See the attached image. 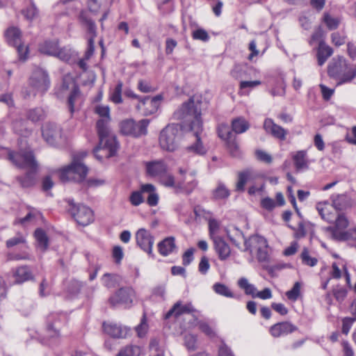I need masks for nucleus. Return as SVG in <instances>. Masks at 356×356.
<instances>
[{
  "label": "nucleus",
  "instance_id": "nucleus-41",
  "mask_svg": "<svg viewBox=\"0 0 356 356\" xmlns=\"http://www.w3.org/2000/svg\"><path fill=\"white\" fill-rule=\"evenodd\" d=\"M225 143L229 152L232 156L237 157L241 155L240 147L234 137L226 141Z\"/></svg>",
  "mask_w": 356,
  "mask_h": 356
},
{
  "label": "nucleus",
  "instance_id": "nucleus-50",
  "mask_svg": "<svg viewBox=\"0 0 356 356\" xmlns=\"http://www.w3.org/2000/svg\"><path fill=\"white\" fill-rule=\"evenodd\" d=\"M89 32L90 33V38L88 40V51L87 54L90 56L93 54L95 47H94V40L96 36L95 34V26L93 23L89 24Z\"/></svg>",
  "mask_w": 356,
  "mask_h": 356
},
{
  "label": "nucleus",
  "instance_id": "nucleus-18",
  "mask_svg": "<svg viewBox=\"0 0 356 356\" xmlns=\"http://www.w3.org/2000/svg\"><path fill=\"white\" fill-rule=\"evenodd\" d=\"M145 169L149 177L157 179L168 169V166L163 160H154L146 162Z\"/></svg>",
  "mask_w": 356,
  "mask_h": 356
},
{
  "label": "nucleus",
  "instance_id": "nucleus-56",
  "mask_svg": "<svg viewBox=\"0 0 356 356\" xmlns=\"http://www.w3.org/2000/svg\"><path fill=\"white\" fill-rule=\"evenodd\" d=\"M255 155L257 159L262 162L266 163H270L272 162L271 156L264 150L257 149L255 152Z\"/></svg>",
  "mask_w": 356,
  "mask_h": 356
},
{
  "label": "nucleus",
  "instance_id": "nucleus-21",
  "mask_svg": "<svg viewBox=\"0 0 356 356\" xmlns=\"http://www.w3.org/2000/svg\"><path fill=\"white\" fill-rule=\"evenodd\" d=\"M297 330V327L289 322L278 323L270 328V333L273 337H280L289 334Z\"/></svg>",
  "mask_w": 356,
  "mask_h": 356
},
{
  "label": "nucleus",
  "instance_id": "nucleus-46",
  "mask_svg": "<svg viewBox=\"0 0 356 356\" xmlns=\"http://www.w3.org/2000/svg\"><path fill=\"white\" fill-rule=\"evenodd\" d=\"M261 82L259 80H254V81H247L242 80L239 83V88L241 90H243V92H246V90H248L249 92L250 90L260 86Z\"/></svg>",
  "mask_w": 356,
  "mask_h": 356
},
{
  "label": "nucleus",
  "instance_id": "nucleus-34",
  "mask_svg": "<svg viewBox=\"0 0 356 356\" xmlns=\"http://www.w3.org/2000/svg\"><path fill=\"white\" fill-rule=\"evenodd\" d=\"M307 152L301 150L296 152L293 156V159L296 168L298 170L305 169L307 168V161L306 159Z\"/></svg>",
  "mask_w": 356,
  "mask_h": 356
},
{
  "label": "nucleus",
  "instance_id": "nucleus-39",
  "mask_svg": "<svg viewBox=\"0 0 356 356\" xmlns=\"http://www.w3.org/2000/svg\"><path fill=\"white\" fill-rule=\"evenodd\" d=\"M301 284L296 282L291 289L286 292V296L290 301L296 302L301 296Z\"/></svg>",
  "mask_w": 356,
  "mask_h": 356
},
{
  "label": "nucleus",
  "instance_id": "nucleus-54",
  "mask_svg": "<svg viewBox=\"0 0 356 356\" xmlns=\"http://www.w3.org/2000/svg\"><path fill=\"white\" fill-rule=\"evenodd\" d=\"M209 234L213 241L214 240L215 237H220L217 235L220 229V225L219 222L216 220L210 219L209 221Z\"/></svg>",
  "mask_w": 356,
  "mask_h": 356
},
{
  "label": "nucleus",
  "instance_id": "nucleus-33",
  "mask_svg": "<svg viewBox=\"0 0 356 356\" xmlns=\"http://www.w3.org/2000/svg\"><path fill=\"white\" fill-rule=\"evenodd\" d=\"M232 130L236 134H239L246 131L249 129L250 124L245 118H237L232 120Z\"/></svg>",
  "mask_w": 356,
  "mask_h": 356
},
{
  "label": "nucleus",
  "instance_id": "nucleus-52",
  "mask_svg": "<svg viewBox=\"0 0 356 356\" xmlns=\"http://www.w3.org/2000/svg\"><path fill=\"white\" fill-rule=\"evenodd\" d=\"M107 5V0H88L89 9L92 12H97L102 6Z\"/></svg>",
  "mask_w": 356,
  "mask_h": 356
},
{
  "label": "nucleus",
  "instance_id": "nucleus-35",
  "mask_svg": "<svg viewBox=\"0 0 356 356\" xmlns=\"http://www.w3.org/2000/svg\"><path fill=\"white\" fill-rule=\"evenodd\" d=\"M34 236L37 241L38 248L42 251H44L48 248V238L45 232L41 229L35 231Z\"/></svg>",
  "mask_w": 356,
  "mask_h": 356
},
{
  "label": "nucleus",
  "instance_id": "nucleus-49",
  "mask_svg": "<svg viewBox=\"0 0 356 356\" xmlns=\"http://www.w3.org/2000/svg\"><path fill=\"white\" fill-rule=\"evenodd\" d=\"M144 193L140 191H133L129 196V202L130 203L135 207H137L141 204L144 202V197L142 193Z\"/></svg>",
  "mask_w": 356,
  "mask_h": 356
},
{
  "label": "nucleus",
  "instance_id": "nucleus-60",
  "mask_svg": "<svg viewBox=\"0 0 356 356\" xmlns=\"http://www.w3.org/2000/svg\"><path fill=\"white\" fill-rule=\"evenodd\" d=\"M24 17L29 19L32 20L38 15V11L33 5L30 6L26 10L22 11Z\"/></svg>",
  "mask_w": 356,
  "mask_h": 356
},
{
  "label": "nucleus",
  "instance_id": "nucleus-38",
  "mask_svg": "<svg viewBox=\"0 0 356 356\" xmlns=\"http://www.w3.org/2000/svg\"><path fill=\"white\" fill-rule=\"evenodd\" d=\"M302 263L310 267L315 266L318 263V259L313 257L307 248H304L300 254Z\"/></svg>",
  "mask_w": 356,
  "mask_h": 356
},
{
  "label": "nucleus",
  "instance_id": "nucleus-31",
  "mask_svg": "<svg viewBox=\"0 0 356 356\" xmlns=\"http://www.w3.org/2000/svg\"><path fill=\"white\" fill-rule=\"evenodd\" d=\"M156 180L162 186L167 188H172L175 190L176 177H174L168 169Z\"/></svg>",
  "mask_w": 356,
  "mask_h": 356
},
{
  "label": "nucleus",
  "instance_id": "nucleus-13",
  "mask_svg": "<svg viewBox=\"0 0 356 356\" xmlns=\"http://www.w3.org/2000/svg\"><path fill=\"white\" fill-rule=\"evenodd\" d=\"M349 225V220L343 214H339L335 219L334 225L328 228L332 237L338 241H348L350 229L346 230Z\"/></svg>",
  "mask_w": 356,
  "mask_h": 356
},
{
  "label": "nucleus",
  "instance_id": "nucleus-5",
  "mask_svg": "<svg viewBox=\"0 0 356 356\" xmlns=\"http://www.w3.org/2000/svg\"><path fill=\"white\" fill-rule=\"evenodd\" d=\"M328 74L338 81V84L350 82L356 76V65H350L345 58L339 57L329 65Z\"/></svg>",
  "mask_w": 356,
  "mask_h": 356
},
{
  "label": "nucleus",
  "instance_id": "nucleus-3",
  "mask_svg": "<svg viewBox=\"0 0 356 356\" xmlns=\"http://www.w3.org/2000/svg\"><path fill=\"white\" fill-rule=\"evenodd\" d=\"M227 235L229 240L238 248L240 244L244 242L243 250H250L254 253L259 261H266L268 259V246L266 238L261 236L255 235L244 241L242 232L235 227H229L226 229Z\"/></svg>",
  "mask_w": 356,
  "mask_h": 356
},
{
  "label": "nucleus",
  "instance_id": "nucleus-16",
  "mask_svg": "<svg viewBox=\"0 0 356 356\" xmlns=\"http://www.w3.org/2000/svg\"><path fill=\"white\" fill-rule=\"evenodd\" d=\"M137 245L148 254L152 252V248L154 243V238L151 233L144 229H139L135 234Z\"/></svg>",
  "mask_w": 356,
  "mask_h": 356
},
{
  "label": "nucleus",
  "instance_id": "nucleus-4",
  "mask_svg": "<svg viewBox=\"0 0 356 356\" xmlns=\"http://www.w3.org/2000/svg\"><path fill=\"white\" fill-rule=\"evenodd\" d=\"M182 136V129L177 124H169L160 132L159 143L165 151L174 152L179 145Z\"/></svg>",
  "mask_w": 356,
  "mask_h": 356
},
{
  "label": "nucleus",
  "instance_id": "nucleus-19",
  "mask_svg": "<svg viewBox=\"0 0 356 356\" xmlns=\"http://www.w3.org/2000/svg\"><path fill=\"white\" fill-rule=\"evenodd\" d=\"M263 127L267 134L272 135L273 137L284 140L287 131L281 126L275 124L270 118H266L264 122Z\"/></svg>",
  "mask_w": 356,
  "mask_h": 356
},
{
  "label": "nucleus",
  "instance_id": "nucleus-27",
  "mask_svg": "<svg viewBox=\"0 0 356 356\" xmlns=\"http://www.w3.org/2000/svg\"><path fill=\"white\" fill-rule=\"evenodd\" d=\"M175 239L172 236L167 237L159 243V252L163 256H168L176 250Z\"/></svg>",
  "mask_w": 356,
  "mask_h": 356
},
{
  "label": "nucleus",
  "instance_id": "nucleus-40",
  "mask_svg": "<svg viewBox=\"0 0 356 356\" xmlns=\"http://www.w3.org/2000/svg\"><path fill=\"white\" fill-rule=\"evenodd\" d=\"M323 21L328 29L334 30L338 28L341 19L339 17H334L329 13H324Z\"/></svg>",
  "mask_w": 356,
  "mask_h": 356
},
{
  "label": "nucleus",
  "instance_id": "nucleus-25",
  "mask_svg": "<svg viewBox=\"0 0 356 356\" xmlns=\"http://www.w3.org/2000/svg\"><path fill=\"white\" fill-rule=\"evenodd\" d=\"M256 177L255 173L250 170L239 172L238 175V181L236 184V191L243 192L245 191V184L254 180Z\"/></svg>",
  "mask_w": 356,
  "mask_h": 356
},
{
  "label": "nucleus",
  "instance_id": "nucleus-63",
  "mask_svg": "<svg viewBox=\"0 0 356 356\" xmlns=\"http://www.w3.org/2000/svg\"><path fill=\"white\" fill-rule=\"evenodd\" d=\"M334 296L338 301H343L347 296V291L343 287H339L334 289Z\"/></svg>",
  "mask_w": 356,
  "mask_h": 356
},
{
  "label": "nucleus",
  "instance_id": "nucleus-44",
  "mask_svg": "<svg viewBox=\"0 0 356 356\" xmlns=\"http://www.w3.org/2000/svg\"><path fill=\"white\" fill-rule=\"evenodd\" d=\"M229 195V191L222 184H218L216 188L213 191V195L214 198L217 200L227 198Z\"/></svg>",
  "mask_w": 356,
  "mask_h": 356
},
{
  "label": "nucleus",
  "instance_id": "nucleus-26",
  "mask_svg": "<svg viewBox=\"0 0 356 356\" xmlns=\"http://www.w3.org/2000/svg\"><path fill=\"white\" fill-rule=\"evenodd\" d=\"M333 54L332 49L328 46L324 41L319 42L317 49V60L318 64L322 66Z\"/></svg>",
  "mask_w": 356,
  "mask_h": 356
},
{
  "label": "nucleus",
  "instance_id": "nucleus-10",
  "mask_svg": "<svg viewBox=\"0 0 356 356\" xmlns=\"http://www.w3.org/2000/svg\"><path fill=\"white\" fill-rule=\"evenodd\" d=\"M39 51L42 54L56 56L64 61H68L72 56L71 49L60 48L56 40L44 41L40 45Z\"/></svg>",
  "mask_w": 356,
  "mask_h": 356
},
{
  "label": "nucleus",
  "instance_id": "nucleus-28",
  "mask_svg": "<svg viewBox=\"0 0 356 356\" xmlns=\"http://www.w3.org/2000/svg\"><path fill=\"white\" fill-rule=\"evenodd\" d=\"M4 36L9 45L17 46L21 42V31L15 26L8 28L4 33Z\"/></svg>",
  "mask_w": 356,
  "mask_h": 356
},
{
  "label": "nucleus",
  "instance_id": "nucleus-45",
  "mask_svg": "<svg viewBox=\"0 0 356 356\" xmlns=\"http://www.w3.org/2000/svg\"><path fill=\"white\" fill-rule=\"evenodd\" d=\"M122 83L121 81H119L113 91L110 95V99L115 104H120L122 102Z\"/></svg>",
  "mask_w": 356,
  "mask_h": 356
},
{
  "label": "nucleus",
  "instance_id": "nucleus-43",
  "mask_svg": "<svg viewBox=\"0 0 356 356\" xmlns=\"http://www.w3.org/2000/svg\"><path fill=\"white\" fill-rule=\"evenodd\" d=\"M40 213L36 212H29L24 218H18L15 220V224L26 226L29 224L35 222L37 218L40 217Z\"/></svg>",
  "mask_w": 356,
  "mask_h": 356
},
{
  "label": "nucleus",
  "instance_id": "nucleus-22",
  "mask_svg": "<svg viewBox=\"0 0 356 356\" xmlns=\"http://www.w3.org/2000/svg\"><path fill=\"white\" fill-rule=\"evenodd\" d=\"M103 327L104 332L114 338H124L129 332L128 327L115 323H104Z\"/></svg>",
  "mask_w": 356,
  "mask_h": 356
},
{
  "label": "nucleus",
  "instance_id": "nucleus-17",
  "mask_svg": "<svg viewBox=\"0 0 356 356\" xmlns=\"http://www.w3.org/2000/svg\"><path fill=\"white\" fill-rule=\"evenodd\" d=\"M30 83L36 90L44 92L49 83L47 72L42 69L35 70L31 78Z\"/></svg>",
  "mask_w": 356,
  "mask_h": 356
},
{
  "label": "nucleus",
  "instance_id": "nucleus-29",
  "mask_svg": "<svg viewBox=\"0 0 356 356\" xmlns=\"http://www.w3.org/2000/svg\"><path fill=\"white\" fill-rule=\"evenodd\" d=\"M141 190L145 193H149L147 202L149 206L155 207L158 204L159 197L158 193L156 192V188L153 184H143L141 186Z\"/></svg>",
  "mask_w": 356,
  "mask_h": 356
},
{
  "label": "nucleus",
  "instance_id": "nucleus-2",
  "mask_svg": "<svg viewBox=\"0 0 356 356\" xmlns=\"http://www.w3.org/2000/svg\"><path fill=\"white\" fill-rule=\"evenodd\" d=\"M95 112L101 119L97 122V129L99 137V145L94 149L95 157L102 161L104 158L114 156L118 149V143L113 135L109 134L108 124L111 120L108 106L97 105Z\"/></svg>",
  "mask_w": 356,
  "mask_h": 356
},
{
  "label": "nucleus",
  "instance_id": "nucleus-42",
  "mask_svg": "<svg viewBox=\"0 0 356 356\" xmlns=\"http://www.w3.org/2000/svg\"><path fill=\"white\" fill-rule=\"evenodd\" d=\"M218 136L225 142L234 138L229 127L226 124H220L218 128Z\"/></svg>",
  "mask_w": 356,
  "mask_h": 356
},
{
  "label": "nucleus",
  "instance_id": "nucleus-9",
  "mask_svg": "<svg viewBox=\"0 0 356 356\" xmlns=\"http://www.w3.org/2000/svg\"><path fill=\"white\" fill-rule=\"evenodd\" d=\"M42 134L44 140L51 145L62 146L67 140L61 129L55 124L47 123L42 127Z\"/></svg>",
  "mask_w": 356,
  "mask_h": 356
},
{
  "label": "nucleus",
  "instance_id": "nucleus-1",
  "mask_svg": "<svg viewBox=\"0 0 356 356\" xmlns=\"http://www.w3.org/2000/svg\"><path fill=\"white\" fill-rule=\"evenodd\" d=\"M177 119L191 122V129L194 132L191 134L192 143L186 147L189 153L204 155L207 148L203 145L199 133L202 131L200 101L198 97H193L184 103L174 113Z\"/></svg>",
  "mask_w": 356,
  "mask_h": 356
},
{
  "label": "nucleus",
  "instance_id": "nucleus-47",
  "mask_svg": "<svg viewBox=\"0 0 356 356\" xmlns=\"http://www.w3.org/2000/svg\"><path fill=\"white\" fill-rule=\"evenodd\" d=\"M184 346L188 350H195L197 348L196 337L191 334H186L184 336Z\"/></svg>",
  "mask_w": 356,
  "mask_h": 356
},
{
  "label": "nucleus",
  "instance_id": "nucleus-14",
  "mask_svg": "<svg viewBox=\"0 0 356 356\" xmlns=\"http://www.w3.org/2000/svg\"><path fill=\"white\" fill-rule=\"evenodd\" d=\"M135 297L136 293L132 288H122L110 298V302L113 306L130 307Z\"/></svg>",
  "mask_w": 356,
  "mask_h": 356
},
{
  "label": "nucleus",
  "instance_id": "nucleus-12",
  "mask_svg": "<svg viewBox=\"0 0 356 356\" xmlns=\"http://www.w3.org/2000/svg\"><path fill=\"white\" fill-rule=\"evenodd\" d=\"M70 212L76 222L82 226H87L95 220L93 211L83 204H71Z\"/></svg>",
  "mask_w": 356,
  "mask_h": 356
},
{
  "label": "nucleus",
  "instance_id": "nucleus-53",
  "mask_svg": "<svg viewBox=\"0 0 356 356\" xmlns=\"http://www.w3.org/2000/svg\"><path fill=\"white\" fill-rule=\"evenodd\" d=\"M192 37L194 40H198L203 42H207L209 39L208 33L202 29H197L193 31Z\"/></svg>",
  "mask_w": 356,
  "mask_h": 356
},
{
  "label": "nucleus",
  "instance_id": "nucleus-64",
  "mask_svg": "<svg viewBox=\"0 0 356 356\" xmlns=\"http://www.w3.org/2000/svg\"><path fill=\"white\" fill-rule=\"evenodd\" d=\"M219 356H234V354L231 348L227 346L225 343H222L220 344L218 350Z\"/></svg>",
  "mask_w": 356,
  "mask_h": 356
},
{
  "label": "nucleus",
  "instance_id": "nucleus-11",
  "mask_svg": "<svg viewBox=\"0 0 356 356\" xmlns=\"http://www.w3.org/2000/svg\"><path fill=\"white\" fill-rule=\"evenodd\" d=\"M9 159L18 168H26L31 172L38 169V163L31 150H26L19 153L10 152Z\"/></svg>",
  "mask_w": 356,
  "mask_h": 356
},
{
  "label": "nucleus",
  "instance_id": "nucleus-48",
  "mask_svg": "<svg viewBox=\"0 0 356 356\" xmlns=\"http://www.w3.org/2000/svg\"><path fill=\"white\" fill-rule=\"evenodd\" d=\"M213 289L215 291V292L219 295L228 298H232L234 296L233 293L231 292L229 288L225 284L220 283H216L213 285Z\"/></svg>",
  "mask_w": 356,
  "mask_h": 356
},
{
  "label": "nucleus",
  "instance_id": "nucleus-20",
  "mask_svg": "<svg viewBox=\"0 0 356 356\" xmlns=\"http://www.w3.org/2000/svg\"><path fill=\"white\" fill-rule=\"evenodd\" d=\"M63 90H70L68 104L71 113L74 112V102L79 97V90L76 87L74 80L71 76H65L62 86Z\"/></svg>",
  "mask_w": 356,
  "mask_h": 356
},
{
  "label": "nucleus",
  "instance_id": "nucleus-15",
  "mask_svg": "<svg viewBox=\"0 0 356 356\" xmlns=\"http://www.w3.org/2000/svg\"><path fill=\"white\" fill-rule=\"evenodd\" d=\"M162 101L163 97L161 95L152 98L146 97L139 101L136 108L143 115H150L158 111Z\"/></svg>",
  "mask_w": 356,
  "mask_h": 356
},
{
  "label": "nucleus",
  "instance_id": "nucleus-61",
  "mask_svg": "<svg viewBox=\"0 0 356 356\" xmlns=\"http://www.w3.org/2000/svg\"><path fill=\"white\" fill-rule=\"evenodd\" d=\"M259 298L262 300H267L272 298V291L269 288H266L263 291H258L257 290L254 298Z\"/></svg>",
  "mask_w": 356,
  "mask_h": 356
},
{
  "label": "nucleus",
  "instance_id": "nucleus-36",
  "mask_svg": "<svg viewBox=\"0 0 356 356\" xmlns=\"http://www.w3.org/2000/svg\"><path fill=\"white\" fill-rule=\"evenodd\" d=\"M14 277L17 283H22L31 279V274L27 267L21 266L15 270Z\"/></svg>",
  "mask_w": 356,
  "mask_h": 356
},
{
  "label": "nucleus",
  "instance_id": "nucleus-59",
  "mask_svg": "<svg viewBox=\"0 0 356 356\" xmlns=\"http://www.w3.org/2000/svg\"><path fill=\"white\" fill-rule=\"evenodd\" d=\"M331 40H332V42L339 47V46H341L342 44H343L346 42V37L341 35L338 32H335V33H333L332 35H331Z\"/></svg>",
  "mask_w": 356,
  "mask_h": 356
},
{
  "label": "nucleus",
  "instance_id": "nucleus-7",
  "mask_svg": "<svg viewBox=\"0 0 356 356\" xmlns=\"http://www.w3.org/2000/svg\"><path fill=\"white\" fill-rule=\"evenodd\" d=\"M149 124V120L147 119L138 122L132 119H127L120 123V130L124 135L138 138L147 134Z\"/></svg>",
  "mask_w": 356,
  "mask_h": 356
},
{
  "label": "nucleus",
  "instance_id": "nucleus-62",
  "mask_svg": "<svg viewBox=\"0 0 356 356\" xmlns=\"http://www.w3.org/2000/svg\"><path fill=\"white\" fill-rule=\"evenodd\" d=\"M113 257L114 258L116 263H120L121 260L124 257L122 248L120 246H115L113 249Z\"/></svg>",
  "mask_w": 356,
  "mask_h": 356
},
{
  "label": "nucleus",
  "instance_id": "nucleus-30",
  "mask_svg": "<svg viewBox=\"0 0 356 356\" xmlns=\"http://www.w3.org/2000/svg\"><path fill=\"white\" fill-rule=\"evenodd\" d=\"M193 308L191 304H186L182 305L180 302H177L173 307L169 310L165 314V318H168L171 316H178L185 313H190L193 311Z\"/></svg>",
  "mask_w": 356,
  "mask_h": 356
},
{
  "label": "nucleus",
  "instance_id": "nucleus-23",
  "mask_svg": "<svg viewBox=\"0 0 356 356\" xmlns=\"http://www.w3.org/2000/svg\"><path fill=\"white\" fill-rule=\"evenodd\" d=\"M316 209L321 218L327 222H332L335 218L336 209L327 202L318 203L316 204Z\"/></svg>",
  "mask_w": 356,
  "mask_h": 356
},
{
  "label": "nucleus",
  "instance_id": "nucleus-8",
  "mask_svg": "<svg viewBox=\"0 0 356 356\" xmlns=\"http://www.w3.org/2000/svg\"><path fill=\"white\" fill-rule=\"evenodd\" d=\"M195 172H188L185 168L180 167L175 181V191L177 192L191 193L197 186Z\"/></svg>",
  "mask_w": 356,
  "mask_h": 356
},
{
  "label": "nucleus",
  "instance_id": "nucleus-32",
  "mask_svg": "<svg viewBox=\"0 0 356 356\" xmlns=\"http://www.w3.org/2000/svg\"><path fill=\"white\" fill-rule=\"evenodd\" d=\"M143 348L136 345H129L122 348L116 356H140Z\"/></svg>",
  "mask_w": 356,
  "mask_h": 356
},
{
  "label": "nucleus",
  "instance_id": "nucleus-58",
  "mask_svg": "<svg viewBox=\"0 0 356 356\" xmlns=\"http://www.w3.org/2000/svg\"><path fill=\"white\" fill-rule=\"evenodd\" d=\"M16 47L19 59L22 60H26L29 54V47L24 44H22L21 42Z\"/></svg>",
  "mask_w": 356,
  "mask_h": 356
},
{
  "label": "nucleus",
  "instance_id": "nucleus-37",
  "mask_svg": "<svg viewBox=\"0 0 356 356\" xmlns=\"http://www.w3.org/2000/svg\"><path fill=\"white\" fill-rule=\"evenodd\" d=\"M238 286L243 289L246 295L251 296L254 298L257 291V288L252 284H250L245 277H241L238 281Z\"/></svg>",
  "mask_w": 356,
  "mask_h": 356
},
{
  "label": "nucleus",
  "instance_id": "nucleus-57",
  "mask_svg": "<svg viewBox=\"0 0 356 356\" xmlns=\"http://www.w3.org/2000/svg\"><path fill=\"white\" fill-rule=\"evenodd\" d=\"M209 268H210V264H209L208 258L206 257L205 256L202 257L199 263V266H198L199 271L202 274L205 275L207 273Z\"/></svg>",
  "mask_w": 356,
  "mask_h": 356
},
{
  "label": "nucleus",
  "instance_id": "nucleus-51",
  "mask_svg": "<svg viewBox=\"0 0 356 356\" xmlns=\"http://www.w3.org/2000/svg\"><path fill=\"white\" fill-rule=\"evenodd\" d=\"M149 327L145 316L141 319L140 323L136 327L135 330L138 337H143L147 333Z\"/></svg>",
  "mask_w": 356,
  "mask_h": 356
},
{
  "label": "nucleus",
  "instance_id": "nucleus-55",
  "mask_svg": "<svg viewBox=\"0 0 356 356\" xmlns=\"http://www.w3.org/2000/svg\"><path fill=\"white\" fill-rule=\"evenodd\" d=\"M26 243V237L22 235L19 234L17 235L12 238H10L6 241V246L7 248H10L15 245L21 244V243Z\"/></svg>",
  "mask_w": 356,
  "mask_h": 356
},
{
  "label": "nucleus",
  "instance_id": "nucleus-24",
  "mask_svg": "<svg viewBox=\"0 0 356 356\" xmlns=\"http://www.w3.org/2000/svg\"><path fill=\"white\" fill-rule=\"evenodd\" d=\"M214 248L220 260L227 259L231 254V249L221 237H215Z\"/></svg>",
  "mask_w": 356,
  "mask_h": 356
},
{
  "label": "nucleus",
  "instance_id": "nucleus-6",
  "mask_svg": "<svg viewBox=\"0 0 356 356\" xmlns=\"http://www.w3.org/2000/svg\"><path fill=\"white\" fill-rule=\"evenodd\" d=\"M88 168L79 159L74 158L72 163L60 170L59 177L62 181H81L87 176Z\"/></svg>",
  "mask_w": 356,
  "mask_h": 356
}]
</instances>
